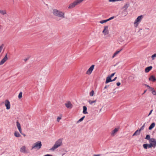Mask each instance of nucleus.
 <instances>
[{
    "label": "nucleus",
    "instance_id": "nucleus-1",
    "mask_svg": "<svg viewBox=\"0 0 156 156\" xmlns=\"http://www.w3.org/2000/svg\"><path fill=\"white\" fill-rule=\"evenodd\" d=\"M52 13L55 16L60 17L61 18H65V13L64 12L60 11L56 9L52 10Z\"/></svg>",
    "mask_w": 156,
    "mask_h": 156
},
{
    "label": "nucleus",
    "instance_id": "nucleus-2",
    "mask_svg": "<svg viewBox=\"0 0 156 156\" xmlns=\"http://www.w3.org/2000/svg\"><path fill=\"white\" fill-rule=\"evenodd\" d=\"M84 0H75L73 2L71 3L68 7L69 9H72L74 8L76 6L81 3Z\"/></svg>",
    "mask_w": 156,
    "mask_h": 156
},
{
    "label": "nucleus",
    "instance_id": "nucleus-3",
    "mask_svg": "<svg viewBox=\"0 0 156 156\" xmlns=\"http://www.w3.org/2000/svg\"><path fill=\"white\" fill-rule=\"evenodd\" d=\"M62 139H60L57 140L50 150L54 151L57 148L61 146L62 144Z\"/></svg>",
    "mask_w": 156,
    "mask_h": 156
},
{
    "label": "nucleus",
    "instance_id": "nucleus-4",
    "mask_svg": "<svg viewBox=\"0 0 156 156\" xmlns=\"http://www.w3.org/2000/svg\"><path fill=\"white\" fill-rule=\"evenodd\" d=\"M143 16L142 15L138 16L135 20L133 23V25L135 28H136L142 20Z\"/></svg>",
    "mask_w": 156,
    "mask_h": 156
},
{
    "label": "nucleus",
    "instance_id": "nucleus-5",
    "mask_svg": "<svg viewBox=\"0 0 156 156\" xmlns=\"http://www.w3.org/2000/svg\"><path fill=\"white\" fill-rule=\"evenodd\" d=\"M41 142L40 141H37L32 146L31 150L34 149L36 150H38L41 147Z\"/></svg>",
    "mask_w": 156,
    "mask_h": 156
},
{
    "label": "nucleus",
    "instance_id": "nucleus-6",
    "mask_svg": "<svg viewBox=\"0 0 156 156\" xmlns=\"http://www.w3.org/2000/svg\"><path fill=\"white\" fill-rule=\"evenodd\" d=\"M102 33L105 35H107L108 34L109 30L108 26H105L104 27V30L102 31Z\"/></svg>",
    "mask_w": 156,
    "mask_h": 156
},
{
    "label": "nucleus",
    "instance_id": "nucleus-7",
    "mask_svg": "<svg viewBox=\"0 0 156 156\" xmlns=\"http://www.w3.org/2000/svg\"><path fill=\"white\" fill-rule=\"evenodd\" d=\"M94 65H92L88 69L86 73V74L90 75L92 73L94 67Z\"/></svg>",
    "mask_w": 156,
    "mask_h": 156
},
{
    "label": "nucleus",
    "instance_id": "nucleus-8",
    "mask_svg": "<svg viewBox=\"0 0 156 156\" xmlns=\"http://www.w3.org/2000/svg\"><path fill=\"white\" fill-rule=\"evenodd\" d=\"M20 151L21 152L24 153H27L28 152L26 147L25 146H23L20 148Z\"/></svg>",
    "mask_w": 156,
    "mask_h": 156
},
{
    "label": "nucleus",
    "instance_id": "nucleus-9",
    "mask_svg": "<svg viewBox=\"0 0 156 156\" xmlns=\"http://www.w3.org/2000/svg\"><path fill=\"white\" fill-rule=\"evenodd\" d=\"M149 142L152 145L153 147H154L156 146V139L151 138L150 139Z\"/></svg>",
    "mask_w": 156,
    "mask_h": 156
},
{
    "label": "nucleus",
    "instance_id": "nucleus-10",
    "mask_svg": "<svg viewBox=\"0 0 156 156\" xmlns=\"http://www.w3.org/2000/svg\"><path fill=\"white\" fill-rule=\"evenodd\" d=\"M5 105L7 109H9L10 108V102L8 100H6L5 101Z\"/></svg>",
    "mask_w": 156,
    "mask_h": 156
},
{
    "label": "nucleus",
    "instance_id": "nucleus-11",
    "mask_svg": "<svg viewBox=\"0 0 156 156\" xmlns=\"http://www.w3.org/2000/svg\"><path fill=\"white\" fill-rule=\"evenodd\" d=\"M7 55L6 54L4 58L0 62V65L3 64L8 60Z\"/></svg>",
    "mask_w": 156,
    "mask_h": 156
},
{
    "label": "nucleus",
    "instance_id": "nucleus-12",
    "mask_svg": "<svg viewBox=\"0 0 156 156\" xmlns=\"http://www.w3.org/2000/svg\"><path fill=\"white\" fill-rule=\"evenodd\" d=\"M65 105L67 108H71L73 107V105L69 101L66 103Z\"/></svg>",
    "mask_w": 156,
    "mask_h": 156
},
{
    "label": "nucleus",
    "instance_id": "nucleus-13",
    "mask_svg": "<svg viewBox=\"0 0 156 156\" xmlns=\"http://www.w3.org/2000/svg\"><path fill=\"white\" fill-rule=\"evenodd\" d=\"M119 130V128H115L112 131L111 133V135L112 136H114L116 133Z\"/></svg>",
    "mask_w": 156,
    "mask_h": 156
},
{
    "label": "nucleus",
    "instance_id": "nucleus-14",
    "mask_svg": "<svg viewBox=\"0 0 156 156\" xmlns=\"http://www.w3.org/2000/svg\"><path fill=\"white\" fill-rule=\"evenodd\" d=\"M152 68V67L151 66L146 68L145 69V72L146 73H148L149 71L151 70Z\"/></svg>",
    "mask_w": 156,
    "mask_h": 156
},
{
    "label": "nucleus",
    "instance_id": "nucleus-15",
    "mask_svg": "<svg viewBox=\"0 0 156 156\" xmlns=\"http://www.w3.org/2000/svg\"><path fill=\"white\" fill-rule=\"evenodd\" d=\"M0 14L2 15H6L7 14L6 10L0 9Z\"/></svg>",
    "mask_w": 156,
    "mask_h": 156
},
{
    "label": "nucleus",
    "instance_id": "nucleus-16",
    "mask_svg": "<svg viewBox=\"0 0 156 156\" xmlns=\"http://www.w3.org/2000/svg\"><path fill=\"white\" fill-rule=\"evenodd\" d=\"M149 80L150 81H151L153 82H154L156 80V79L154 76L152 75L149 78Z\"/></svg>",
    "mask_w": 156,
    "mask_h": 156
},
{
    "label": "nucleus",
    "instance_id": "nucleus-17",
    "mask_svg": "<svg viewBox=\"0 0 156 156\" xmlns=\"http://www.w3.org/2000/svg\"><path fill=\"white\" fill-rule=\"evenodd\" d=\"M140 130L139 129H137L133 133V136L139 135L140 134Z\"/></svg>",
    "mask_w": 156,
    "mask_h": 156
},
{
    "label": "nucleus",
    "instance_id": "nucleus-18",
    "mask_svg": "<svg viewBox=\"0 0 156 156\" xmlns=\"http://www.w3.org/2000/svg\"><path fill=\"white\" fill-rule=\"evenodd\" d=\"M111 78H110V77H109V76L107 77L106 78V80L105 81V83L106 84L112 81V80H111Z\"/></svg>",
    "mask_w": 156,
    "mask_h": 156
},
{
    "label": "nucleus",
    "instance_id": "nucleus-19",
    "mask_svg": "<svg viewBox=\"0 0 156 156\" xmlns=\"http://www.w3.org/2000/svg\"><path fill=\"white\" fill-rule=\"evenodd\" d=\"M83 113L84 114H87L88 112L87 111V108L86 106H83Z\"/></svg>",
    "mask_w": 156,
    "mask_h": 156
},
{
    "label": "nucleus",
    "instance_id": "nucleus-20",
    "mask_svg": "<svg viewBox=\"0 0 156 156\" xmlns=\"http://www.w3.org/2000/svg\"><path fill=\"white\" fill-rule=\"evenodd\" d=\"M155 126V123L154 122L152 123L150 125L149 127V130H151Z\"/></svg>",
    "mask_w": 156,
    "mask_h": 156
},
{
    "label": "nucleus",
    "instance_id": "nucleus-21",
    "mask_svg": "<svg viewBox=\"0 0 156 156\" xmlns=\"http://www.w3.org/2000/svg\"><path fill=\"white\" fill-rule=\"evenodd\" d=\"M129 6V4H125L123 7V9H124V10H126Z\"/></svg>",
    "mask_w": 156,
    "mask_h": 156
},
{
    "label": "nucleus",
    "instance_id": "nucleus-22",
    "mask_svg": "<svg viewBox=\"0 0 156 156\" xmlns=\"http://www.w3.org/2000/svg\"><path fill=\"white\" fill-rule=\"evenodd\" d=\"M122 49H121L119 51H116L113 54L112 56V58H114L117 54H119L122 50Z\"/></svg>",
    "mask_w": 156,
    "mask_h": 156
},
{
    "label": "nucleus",
    "instance_id": "nucleus-23",
    "mask_svg": "<svg viewBox=\"0 0 156 156\" xmlns=\"http://www.w3.org/2000/svg\"><path fill=\"white\" fill-rule=\"evenodd\" d=\"M14 136L16 137H19L20 136V134L17 131H15L14 133Z\"/></svg>",
    "mask_w": 156,
    "mask_h": 156
},
{
    "label": "nucleus",
    "instance_id": "nucleus-24",
    "mask_svg": "<svg viewBox=\"0 0 156 156\" xmlns=\"http://www.w3.org/2000/svg\"><path fill=\"white\" fill-rule=\"evenodd\" d=\"M88 102L90 105H92L93 103H95L96 102V100H95L94 101H92L91 100H89Z\"/></svg>",
    "mask_w": 156,
    "mask_h": 156
},
{
    "label": "nucleus",
    "instance_id": "nucleus-25",
    "mask_svg": "<svg viewBox=\"0 0 156 156\" xmlns=\"http://www.w3.org/2000/svg\"><path fill=\"white\" fill-rule=\"evenodd\" d=\"M145 123H144V124L142 126H141V127L140 129H139L140 132L141 130H143L144 129L145 127Z\"/></svg>",
    "mask_w": 156,
    "mask_h": 156
},
{
    "label": "nucleus",
    "instance_id": "nucleus-26",
    "mask_svg": "<svg viewBox=\"0 0 156 156\" xmlns=\"http://www.w3.org/2000/svg\"><path fill=\"white\" fill-rule=\"evenodd\" d=\"M107 22H108L107 20H102L99 22V23H101V24H103L105 23H106Z\"/></svg>",
    "mask_w": 156,
    "mask_h": 156
},
{
    "label": "nucleus",
    "instance_id": "nucleus-27",
    "mask_svg": "<svg viewBox=\"0 0 156 156\" xmlns=\"http://www.w3.org/2000/svg\"><path fill=\"white\" fill-rule=\"evenodd\" d=\"M94 91L93 90H92L91 92L90 93V95L91 96H92L94 94Z\"/></svg>",
    "mask_w": 156,
    "mask_h": 156
},
{
    "label": "nucleus",
    "instance_id": "nucleus-28",
    "mask_svg": "<svg viewBox=\"0 0 156 156\" xmlns=\"http://www.w3.org/2000/svg\"><path fill=\"white\" fill-rule=\"evenodd\" d=\"M85 116H83L82 117L81 119H80L77 122H80L81 121H82L84 119V118H85Z\"/></svg>",
    "mask_w": 156,
    "mask_h": 156
},
{
    "label": "nucleus",
    "instance_id": "nucleus-29",
    "mask_svg": "<svg viewBox=\"0 0 156 156\" xmlns=\"http://www.w3.org/2000/svg\"><path fill=\"white\" fill-rule=\"evenodd\" d=\"M22 92H20L19 94L18 98L19 99H20L21 98H22Z\"/></svg>",
    "mask_w": 156,
    "mask_h": 156
},
{
    "label": "nucleus",
    "instance_id": "nucleus-30",
    "mask_svg": "<svg viewBox=\"0 0 156 156\" xmlns=\"http://www.w3.org/2000/svg\"><path fill=\"white\" fill-rule=\"evenodd\" d=\"M145 139L150 140V139H151L150 136L148 135H147L145 137Z\"/></svg>",
    "mask_w": 156,
    "mask_h": 156
},
{
    "label": "nucleus",
    "instance_id": "nucleus-31",
    "mask_svg": "<svg viewBox=\"0 0 156 156\" xmlns=\"http://www.w3.org/2000/svg\"><path fill=\"white\" fill-rule=\"evenodd\" d=\"M155 58H156V53L155 54L151 56V58L152 60H154Z\"/></svg>",
    "mask_w": 156,
    "mask_h": 156
},
{
    "label": "nucleus",
    "instance_id": "nucleus-32",
    "mask_svg": "<svg viewBox=\"0 0 156 156\" xmlns=\"http://www.w3.org/2000/svg\"><path fill=\"white\" fill-rule=\"evenodd\" d=\"M143 147L145 149H147V144H144L143 145Z\"/></svg>",
    "mask_w": 156,
    "mask_h": 156
},
{
    "label": "nucleus",
    "instance_id": "nucleus-33",
    "mask_svg": "<svg viewBox=\"0 0 156 156\" xmlns=\"http://www.w3.org/2000/svg\"><path fill=\"white\" fill-rule=\"evenodd\" d=\"M17 128H18L20 133L21 134H22V129H21V126L17 127Z\"/></svg>",
    "mask_w": 156,
    "mask_h": 156
},
{
    "label": "nucleus",
    "instance_id": "nucleus-34",
    "mask_svg": "<svg viewBox=\"0 0 156 156\" xmlns=\"http://www.w3.org/2000/svg\"><path fill=\"white\" fill-rule=\"evenodd\" d=\"M3 47H4V45L3 44H2V45H1L0 46V53L1 52L2 49L3 48Z\"/></svg>",
    "mask_w": 156,
    "mask_h": 156
},
{
    "label": "nucleus",
    "instance_id": "nucleus-35",
    "mask_svg": "<svg viewBox=\"0 0 156 156\" xmlns=\"http://www.w3.org/2000/svg\"><path fill=\"white\" fill-rule=\"evenodd\" d=\"M16 123L17 127L21 126L20 124L18 121L16 122Z\"/></svg>",
    "mask_w": 156,
    "mask_h": 156
},
{
    "label": "nucleus",
    "instance_id": "nucleus-36",
    "mask_svg": "<svg viewBox=\"0 0 156 156\" xmlns=\"http://www.w3.org/2000/svg\"><path fill=\"white\" fill-rule=\"evenodd\" d=\"M153 147L152 145L150 143V144H147V147L150 148Z\"/></svg>",
    "mask_w": 156,
    "mask_h": 156
},
{
    "label": "nucleus",
    "instance_id": "nucleus-37",
    "mask_svg": "<svg viewBox=\"0 0 156 156\" xmlns=\"http://www.w3.org/2000/svg\"><path fill=\"white\" fill-rule=\"evenodd\" d=\"M114 18V16H112L110 18H109L107 19L108 21L110 20L113 19Z\"/></svg>",
    "mask_w": 156,
    "mask_h": 156
},
{
    "label": "nucleus",
    "instance_id": "nucleus-38",
    "mask_svg": "<svg viewBox=\"0 0 156 156\" xmlns=\"http://www.w3.org/2000/svg\"><path fill=\"white\" fill-rule=\"evenodd\" d=\"M114 18V16H112L110 18H109L107 19L108 21L110 20L113 19Z\"/></svg>",
    "mask_w": 156,
    "mask_h": 156
},
{
    "label": "nucleus",
    "instance_id": "nucleus-39",
    "mask_svg": "<svg viewBox=\"0 0 156 156\" xmlns=\"http://www.w3.org/2000/svg\"><path fill=\"white\" fill-rule=\"evenodd\" d=\"M152 93L154 95H156V92L154 90H153L152 91Z\"/></svg>",
    "mask_w": 156,
    "mask_h": 156
},
{
    "label": "nucleus",
    "instance_id": "nucleus-40",
    "mask_svg": "<svg viewBox=\"0 0 156 156\" xmlns=\"http://www.w3.org/2000/svg\"><path fill=\"white\" fill-rule=\"evenodd\" d=\"M115 74V73H112L110 76H109L111 78Z\"/></svg>",
    "mask_w": 156,
    "mask_h": 156
},
{
    "label": "nucleus",
    "instance_id": "nucleus-41",
    "mask_svg": "<svg viewBox=\"0 0 156 156\" xmlns=\"http://www.w3.org/2000/svg\"><path fill=\"white\" fill-rule=\"evenodd\" d=\"M61 119V117H58L57 118V121L58 122H59V120L60 119Z\"/></svg>",
    "mask_w": 156,
    "mask_h": 156
},
{
    "label": "nucleus",
    "instance_id": "nucleus-42",
    "mask_svg": "<svg viewBox=\"0 0 156 156\" xmlns=\"http://www.w3.org/2000/svg\"><path fill=\"white\" fill-rule=\"evenodd\" d=\"M151 91H152L154 90V89L152 87H150L149 89Z\"/></svg>",
    "mask_w": 156,
    "mask_h": 156
},
{
    "label": "nucleus",
    "instance_id": "nucleus-43",
    "mask_svg": "<svg viewBox=\"0 0 156 156\" xmlns=\"http://www.w3.org/2000/svg\"><path fill=\"white\" fill-rule=\"evenodd\" d=\"M116 84L118 86H119L121 84V83L119 82H118L116 83Z\"/></svg>",
    "mask_w": 156,
    "mask_h": 156
},
{
    "label": "nucleus",
    "instance_id": "nucleus-44",
    "mask_svg": "<svg viewBox=\"0 0 156 156\" xmlns=\"http://www.w3.org/2000/svg\"><path fill=\"white\" fill-rule=\"evenodd\" d=\"M152 111H153V110H151L150 111V112H149V114H148V116H149V115H150L151 114V113H152Z\"/></svg>",
    "mask_w": 156,
    "mask_h": 156
},
{
    "label": "nucleus",
    "instance_id": "nucleus-45",
    "mask_svg": "<svg viewBox=\"0 0 156 156\" xmlns=\"http://www.w3.org/2000/svg\"><path fill=\"white\" fill-rule=\"evenodd\" d=\"M44 156H53L49 154H47L44 155Z\"/></svg>",
    "mask_w": 156,
    "mask_h": 156
},
{
    "label": "nucleus",
    "instance_id": "nucleus-46",
    "mask_svg": "<svg viewBox=\"0 0 156 156\" xmlns=\"http://www.w3.org/2000/svg\"><path fill=\"white\" fill-rule=\"evenodd\" d=\"M145 86H146L147 87H148L149 89V88L150 87H150V86H149V85H147V84H145Z\"/></svg>",
    "mask_w": 156,
    "mask_h": 156
},
{
    "label": "nucleus",
    "instance_id": "nucleus-47",
    "mask_svg": "<svg viewBox=\"0 0 156 156\" xmlns=\"http://www.w3.org/2000/svg\"><path fill=\"white\" fill-rule=\"evenodd\" d=\"M108 87V85H106L104 88V89H106Z\"/></svg>",
    "mask_w": 156,
    "mask_h": 156
},
{
    "label": "nucleus",
    "instance_id": "nucleus-48",
    "mask_svg": "<svg viewBox=\"0 0 156 156\" xmlns=\"http://www.w3.org/2000/svg\"><path fill=\"white\" fill-rule=\"evenodd\" d=\"M116 79H117V77H115L113 80H112V81H115L116 80Z\"/></svg>",
    "mask_w": 156,
    "mask_h": 156
},
{
    "label": "nucleus",
    "instance_id": "nucleus-49",
    "mask_svg": "<svg viewBox=\"0 0 156 156\" xmlns=\"http://www.w3.org/2000/svg\"><path fill=\"white\" fill-rule=\"evenodd\" d=\"M100 154H94L93 156H100Z\"/></svg>",
    "mask_w": 156,
    "mask_h": 156
},
{
    "label": "nucleus",
    "instance_id": "nucleus-50",
    "mask_svg": "<svg viewBox=\"0 0 156 156\" xmlns=\"http://www.w3.org/2000/svg\"><path fill=\"white\" fill-rule=\"evenodd\" d=\"M27 60V58H25V59H24V60L25 62H26Z\"/></svg>",
    "mask_w": 156,
    "mask_h": 156
},
{
    "label": "nucleus",
    "instance_id": "nucleus-51",
    "mask_svg": "<svg viewBox=\"0 0 156 156\" xmlns=\"http://www.w3.org/2000/svg\"><path fill=\"white\" fill-rule=\"evenodd\" d=\"M146 90H145V91H144V94L146 92Z\"/></svg>",
    "mask_w": 156,
    "mask_h": 156
},
{
    "label": "nucleus",
    "instance_id": "nucleus-52",
    "mask_svg": "<svg viewBox=\"0 0 156 156\" xmlns=\"http://www.w3.org/2000/svg\"><path fill=\"white\" fill-rule=\"evenodd\" d=\"M22 134L24 136H26V135L25 134H23L22 133Z\"/></svg>",
    "mask_w": 156,
    "mask_h": 156
},
{
    "label": "nucleus",
    "instance_id": "nucleus-53",
    "mask_svg": "<svg viewBox=\"0 0 156 156\" xmlns=\"http://www.w3.org/2000/svg\"><path fill=\"white\" fill-rule=\"evenodd\" d=\"M1 27H2L1 25H0V29L1 28Z\"/></svg>",
    "mask_w": 156,
    "mask_h": 156
}]
</instances>
